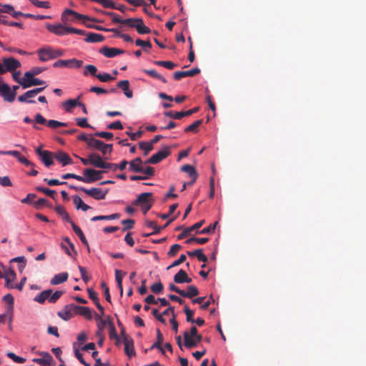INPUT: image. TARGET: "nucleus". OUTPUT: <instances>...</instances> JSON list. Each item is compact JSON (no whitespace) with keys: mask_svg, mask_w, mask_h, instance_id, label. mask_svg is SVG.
Returning <instances> with one entry per match:
<instances>
[{"mask_svg":"<svg viewBox=\"0 0 366 366\" xmlns=\"http://www.w3.org/2000/svg\"><path fill=\"white\" fill-rule=\"evenodd\" d=\"M20 85L22 86L23 89H26L34 86H43L42 87L31 89L29 92H41L47 86L45 81L36 78V76L30 74L29 72L24 73L23 76V81L20 82Z\"/></svg>","mask_w":366,"mask_h":366,"instance_id":"nucleus-1","label":"nucleus"},{"mask_svg":"<svg viewBox=\"0 0 366 366\" xmlns=\"http://www.w3.org/2000/svg\"><path fill=\"white\" fill-rule=\"evenodd\" d=\"M67 15H72L75 17V19H79V20H83V23L84 24L88 27V28H92V29H95L97 30H99V31H106L108 30V29H105V28H103L100 26H96V25H89L85 20H89L90 21H92V22H98L99 21L94 18H91L88 16H86V15H83V14H81L75 11H73L71 9H66L63 14H62V16H61V19L63 21H66L67 19V17L66 16Z\"/></svg>","mask_w":366,"mask_h":366,"instance_id":"nucleus-2","label":"nucleus"},{"mask_svg":"<svg viewBox=\"0 0 366 366\" xmlns=\"http://www.w3.org/2000/svg\"><path fill=\"white\" fill-rule=\"evenodd\" d=\"M64 52L61 50L54 49L51 47L42 48L38 51V56L41 61H47L61 56Z\"/></svg>","mask_w":366,"mask_h":366,"instance_id":"nucleus-3","label":"nucleus"},{"mask_svg":"<svg viewBox=\"0 0 366 366\" xmlns=\"http://www.w3.org/2000/svg\"><path fill=\"white\" fill-rule=\"evenodd\" d=\"M105 171L96 170L92 168L85 169L83 172L84 177L81 176V182L84 183H92L100 180L102 178V174Z\"/></svg>","mask_w":366,"mask_h":366,"instance_id":"nucleus-4","label":"nucleus"},{"mask_svg":"<svg viewBox=\"0 0 366 366\" xmlns=\"http://www.w3.org/2000/svg\"><path fill=\"white\" fill-rule=\"evenodd\" d=\"M171 154L169 147H164L162 150L159 151L156 154H153L149 159H148L144 164H156L159 163L163 159H166Z\"/></svg>","mask_w":366,"mask_h":366,"instance_id":"nucleus-5","label":"nucleus"},{"mask_svg":"<svg viewBox=\"0 0 366 366\" xmlns=\"http://www.w3.org/2000/svg\"><path fill=\"white\" fill-rule=\"evenodd\" d=\"M76 305L74 304H69L57 312V315L65 321L71 320L76 315Z\"/></svg>","mask_w":366,"mask_h":366,"instance_id":"nucleus-6","label":"nucleus"},{"mask_svg":"<svg viewBox=\"0 0 366 366\" xmlns=\"http://www.w3.org/2000/svg\"><path fill=\"white\" fill-rule=\"evenodd\" d=\"M83 64V61L76 59H60L54 63V67H67V68H80Z\"/></svg>","mask_w":366,"mask_h":366,"instance_id":"nucleus-7","label":"nucleus"},{"mask_svg":"<svg viewBox=\"0 0 366 366\" xmlns=\"http://www.w3.org/2000/svg\"><path fill=\"white\" fill-rule=\"evenodd\" d=\"M36 153L39 156L41 161L46 167L54 164L53 153L48 150H42L40 147L36 149Z\"/></svg>","mask_w":366,"mask_h":366,"instance_id":"nucleus-8","label":"nucleus"},{"mask_svg":"<svg viewBox=\"0 0 366 366\" xmlns=\"http://www.w3.org/2000/svg\"><path fill=\"white\" fill-rule=\"evenodd\" d=\"M184 336V345L189 349L196 347L197 345L202 342V336L199 334L189 337L188 332L185 331L183 334Z\"/></svg>","mask_w":366,"mask_h":366,"instance_id":"nucleus-9","label":"nucleus"},{"mask_svg":"<svg viewBox=\"0 0 366 366\" xmlns=\"http://www.w3.org/2000/svg\"><path fill=\"white\" fill-rule=\"evenodd\" d=\"M152 193L144 192L140 194L137 198L133 202L132 204L134 206L144 207L145 205H152L153 199L151 198Z\"/></svg>","mask_w":366,"mask_h":366,"instance_id":"nucleus-10","label":"nucleus"},{"mask_svg":"<svg viewBox=\"0 0 366 366\" xmlns=\"http://www.w3.org/2000/svg\"><path fill=\"white\" fill-rule=\"evenodd\" d=\"M81 192H84L87 195L93 197L94 199L97 200H101L104 199L105 197L108 192V190H106L105 192H103V190L101 188H96L93 187L91 189H86V188H81Z\"/></svg>","mask_w":366,"mask_h":366,"instance_id":"nucleus-11","label":"nucleus"},{"mask_svg":"<svg viewBox=\"0 0 366 366\" xmlns=\"http://www.w3.org/2000/svg\"><path fill=\"white\" fill-rule=\"evenodd\" d=\"M99 52L107 58H113L117 55L124 54L125 51L121 49L103 46L99 50Z\"/></svg>","mask_w":366,"mask_h":366,"instance_id":"nucleus-12","label":"nucleus"},{"mask_svg":"<svg viewBox=\"0 0 366 366\" xmlns=\"http://www.w3.org/2000/svg\"><path fill=\"white\" fill-rule=\"evenodd\" d=\"M46 29L50 31L56 35L62 36L69 34V27L64 26L61 24L53 25L48 24Z\"/></svg>","mask_w":366,"mask_h":366,"instance_id":"nucleus-13","label":"nucleus"},{"mask_svg":"<svg viewBox=\"0 0 366 366\" xmlns=\"http://www.w3.org/2000/svg\"><path fill=\"white\" fill-rule=\"evenodd\" d=\"M2 61L4 64L6 71H13L21 66L20 61L13 57L4 58Z\"/></svg>","mask_w":366,"mask_h":366,"instance_id":"nucleus-14","label":"nucleus"},{"mask_svg":"<svg viewBox=\"0 0 366 366\" xmlns=\"http://www.w3.org/2000/svg\"><path fill=\"white\" fill-rule=\"evenodd\" d=\"M200 69L197 67L193 68L188 71H178L174 73V79L177 81L181 80L182 78L187 76H194L199 74Z\"/></svg>","mask_w":366,"mask_h":366,"instance_id":"nucleus-15","label":"nucleus"},{"mask_svg":"<svg viewBox=\"0 0 366 366\" xmlns=\"http://www.w3.org/2000/svg\"><path fill=\"white\" fill-rule=\"evenodd\" d=\"M54 158H55L56 161L61 163L63 167L72 164L71 157L66 153L62 151L56 152L54 154Z\"/></svg>","mask_w":366,"mask_h":366,"instance_id":"nucleus-16","label":"nucleus"},{"mask_svg":"<svg viewBox=\"0 0 366 366\" xmlns=\"http://www.w3.org/2000/svg\"><path fill=\"white\" fill-rule=\"evenodd\" d=\"M124 344V352L125 353L131 357L132 356L135 355L134 347V340L131 337H125L123 340Z\"/></svg>","mask_w":366,"mask_h":366,"instance_id":"nucleus-17","label":"nucleus"},{"mask_svg":"<svg viewBox=\"0 0 366 366\" xmlns=\"http://www.w3.org/2000/svg\"><path fill=\"white\" fill-rule=\"evenodd\" d=\"M204 222V220H201V221L195 223L192 227L185 228L184 229V231L182 232V233H181L178 235V237H177L178 239H182L184 237H186L187 236H189L192 231L199 229L203 225Z\"/></svg>","mask_w":366,"mask_h":366,"instance_id":"nucleus-18","label":"nucleus"},{"mask_svg":"<svg viewBox=\"0 0 366 366\" xmlns=\"http://www.w3.org/2000/svg\"><path fill=\"white\" fill-rule=\"evenodd\" d=\"M142 167V160L140 157H137L129 162V170L132 172L139 173L141 171Z\"/></svg>","mask_w":366,"mask_h":366,"instance_id":"nucleus-19","label":"nucleus"},{"mask_svg":"<svg viewBox=\"0 0 366 366\" xmlns=\"http://www.w3.org/2000/svg\"><path fill=\"white\" fill-rule=\"evenodd\" d=\"M69 274L67 272H61L55 274L51 280L50 283L52 285H57L66 282L68 279Z\"/></svg>","mask_w":366,"mask_h":366,"instance_id":"nucleus-20","label":"nucleus"},{"mask_svg":"<svg viewBox=\"0 0 366 366\" xmlns=\"http://www.w3.org/2000/svg\"><path fill=\"white\" fill-rule=\"evenodd\" d=\"M76 314L83 316L86 320H92V313L89 307L76 305Z\"/></svg>","mask_w":366,"mask_h":366,"instance_id":"nucleus-21","label":"nucleus"},{"mask_svg":"<svg viewBox=\"0 0 366 366\" xmlns=\"http://www.w3.org/2000/svg\"><path fill=\"white\" fill-rule=\"evenodd\" d=\"M79 97H80L76 99H69L64 102L63 103L64 109L68 112H71L75 107L81 105V102L79 101Z\"/></svg>","mask_w":366,"mask_h":366,"instance_id":"nucleus-22","label":"nucleus"},{"mask_svg":"<svg viewBox=\"0 0 366 366\" xmlns=\"http://www.w3.org/2000/svg\"><path fill=\"white\" fill-rule=\"evenodd\" d=\"M52 292H53V290L51 289L44 290L40 294L36 295L34 297V300L40 304H44L46 300H49V298L50 295L52 294Z\"/></svg>","mask_w":366,"mask_h":366,"instance_id":"nucleus-23","label":"nucleus"},{"mask_svg":"<svg viewBox=\"0 0 366 366\" xmlns=\"http://www.w3.org/2000/svg\"><path fill=\"white\" fill-rule=\"evenodd\" d=\"M145 302L147 304H154V305L157 304L159 302L161 306H163V307L167 306L169 305V302L165 298H158L156 300L155 297L152 295H148L145 298Z\"/></svg>","mask_w":366,"mask_h":366,"instance_id":"nucleus-24","label":"nucleus"},{"mask_svg":"<svg viewBox=\"0 0 366 366\" xmlns=\"http://www.w3.org/2000/svg\"><path fill=\"white\" fill-rule=\"evenodd\" d=\"M72 229L76 235L79 237L83 244L87 247V249L90 252L89 246L87 239H86L83 232L75 223H72Z\"/></svg>","mask_w":366,"mask_h":366,"instance_id":"nucleus-25","label":"nucleus"},{"mask_svg":"<svg viewBox=\"0 0 366 366\" xmlns=\"http://www.w3.org/2000/svg\"><path fill=\"white\" fill-rule=\"evenodd\" d=\"M105 39V37L101 34L89 33L85 38L86 42L96 43L102 42Z\"/></svg>","mask_w":366,"mask_h":366,"instance_id":"nucleus-26","label":"nucleus"},{"mask_svg":"<svg viewBox=\"0 0 366 366\" xmlns=\"http://www.w3.org/2000/svg\"><path fill=\"white\" fill-rule=\"evenodd\" d=\"M90 164L97 167L101 168L102 163L104 162L103 159L101 156L97 153L90 154Z\"/></svg>","mask_w":366,"mask_h":366,"instance_id":"nucleus-27","label":"nucleus"},{"mask_svg":"<svg viewBox=\"0 0 366 366\" xmlns=\"http://www.w3.org/2000/svg\"><path fill=\"white\" fill-rule=\"evenodd\" d=\"M199 295V290L194 285H189L187 287V291L182 290V297L192 298Z\"/></svg>","mask_w":366,"mask_h":366,"instance_id":"nucleus-28","label":"nucleus"},{"mask_svg":"<svg viewBox=\"0 0 366 366\" xmlns=\"http://www.w3.org/2000/svg\"><path fill=\"white\" fill-rule=\"evenodd\" d=\"M43 358H36L34 359L33 361L39 365H51V362L53 361V357H51V355L48 352L43 353Z\"/></svg>","mask_w":366,"mask_h":366,"instance_id":"nucleus-29","label":"nucleus"},{"mask_svg":"<svg viewBox=\"0 0 366 366\" xmlns=\"http://www.w3.org/2000/svg\"><path fill=\"white\" fill-rule=\"evenodd\" d=\"M181 170L184 172L187 173L189 177H192L193 182H195L197 180L198 174L197 173L194 167L189 164H185L182 167Z\"/></svg>","mask_w":366,"mask_h":366,"instance_id":"nucleus-30","label":"nucleus"},{"mask_svg":"<svg viewBox=\"0 0 366 366\" xmlns=\"http://www.w3.org/2000/svg\"><path fill=\"white\" fill-rule=\"evenodd\" d=\"M74 204L76 209H81L84 212L91 208L89 205L86 204L79 196H75L74 197Z\"/></svg>","mask_w":366,"mask_h":366,"instance_id":"nucleus-31","label":"nucleus"},{"mask_svg":"<svg viewBox=\"0 0 366 366\" xmlns=\"http://www.w3.org/2000/svg\"><path fill=\"white\" fill-rule=\"evenodd\" d=\"M135 29H137V31L139 34H149L151 32V29L144 25V21L142 19H139L138 20Z\"/></svg>","mask_w":366,"mask_h":366,"instance_id":"nucleus-32","label":"nucleus"},{"mask_svg":"<svg viewBox=\"0 0 366 366\" xmlns=\"http://www.w3.org/2000/svg\"><path fill=\"white\" fill-rule=\"evenodd\" d=\"M120 217V214L119 213H114L110 215H99V216H95L93 217L91 220L92 222H97L99 220H112V219H119Z\"/></svg>","mask_w":366,"mask_h":366,"instance_id":"nucleus-33","label":"nucleus"},{"mask_svg":"<svg viewBox=\"0 0 366 366\" xmlns=\"http://www.w3.org/2000/svg\"><path fill=\"white\" fill-rule=\"evenodd\" d=\"M16 278V273L14 270H10L9 272L5 277L6 287L9 289H14V285L11 283L12 281Z\"/></svg>","mask_w":366,"mask_h":366,"instance_id":"nucleus-34","label":"nucleus"},{"mask_svg":"<svg viewBox=\"0 0 366 366\" xmlns=\"http://www.w3.org/2000/svg\"><path fill=\"white\" fill-rule=\"evenodd\" d=\"M126 274V272H123L121 270L116 269L115 270V278L117 282L118 287L120 290V294L122 295L123 294V287H122V278L123 276Z\"/></svg>","mask_w":366,"mask_h":366,"instance_id":"nucleus-35","label":"nucleus"},{"mask_svg":"<svg viewBox=\"0 0 366 366\" xmlns=\"http://www.w3.org/2000/svg\"><path fill=\"white\" fill-rule=\"evenodd\" d=\"M187 272L183 270L180 269L174 276V281L177 284H182L184 283V279L186 277Z\"/></svg>","mask_w":366,"mask_h":366,"instance_id":"nucleus-36","label":"nucleus"},{"mask_svg":"<svg viewBox=\"0 0 366 366\" xmlns=\"http://www.w3.org/2000/svg\"><path fill=\"white\" fill-rule=\"evenodd\" d=\"M139 148L144 150V154L145 156L148 155V154L153 149V146L149 142H141L139 144Z\"/></svg>","mask_w":366,"mask_h":366,"instance_id":"nucleus-37","label":"nucleus"},{"mask_svg":"<svg viewBox=\"0 0 366 366\" xmlns=\"http://www.w3.org/2000/svg\"><path fill=\"white\" fill-rule=\"evenodd\" d=\"M102 144H103L102 141H101L99 139H94L93 137H90L87 145L91 148L99 150L100 147Z\"/></svg>","mask_w":366,"mask_h":366,"instance_id":"nucleus-38","label":"nucleus"},{"mask_svg":"<svg viewBox=\"0 0 366 366\" xmlns=\"http://www.w3.org/2000/svg\"><path fill=\"white\" fill-rule=\"evenodd\" d=\"M85 70L84 71V76H87L88 74H90L93 76H97V67L94 66V65H92V64H89V65H86L85 66Z\"/></svg>","mask_w":366,"mask_h":366,"instance_id":"nucleus-39","label":"nucleus"},{"mask_svg":"<svg viewBox=\"0 0 366 366\" xmlns=\"http://www.w3.org/2000/svg\"><path fill=\"white\" fill-rule=\"evenodd\" d=\"M202 122H203L202 119H199V120L195 121L194 123H192V124H190L189 126L186 127L184 129V132H197V128L202 124Z\"/></svg>","mask_w":366,"mask_h":366,"instance_id":"nucleus-40","label":"nucleus"},{"mask_svg":"<svg viewBox=\"0 0 366 366\" xmlns=\"http://www.w3.org/2000/svg\"><path fill=\"white\" fill-rule=\"evenodd\" d=\"M184 312L186 315V320L188 322L194 323V319L193 318L194 316V311L190 310L187 305L184 306Z\"/></svg>","mask_w":366,"mask_h":366,"instance_id":"nucleus-41","label":"nucleus"},{"mask_svg":"<svg viewBox=\"0 0 366 366\" xmlns=\"http://www.w3.org/2000/svg\"><path fill=\"white\" fill-rule=\"evenodd\" d=\"M144 71L146 74H149L150 76L153 77V78L158 79L161 80L164 83L167 82L164 76H162L161 74H158L157 72V71L154 70V69H149V70L145 69V70H144Z\"/></svg>","mask_w":366,"mask_h":366,"instance_id":"nucleus-42","label":"nucleus"},{"mask_svg":"<svg viewBox=\"0 0 366 366\" xmlns=\"http://www.w3.org/2000/svg\"><path fill=\"white\" fill-rule=\"evenodd\" d=\"M37 191L41 192L44 193L45 194L48 195L49 197H51L52 199H55L56 197V191L49 189L46 187H37L36 188Z\"/></svg>","mask_w":366,"mask_h":366,"instance_id":"nucleus-43","label":"nucleus"},{"mask_svg":"<svg viewBox=\"0 0 366 366\" xmlns=\"http://www.w3.org/2000/svg\"><path fill=\"white\" fill-rule=\"evenodd\" d=\"M46 125L51 129H56L59 127H67L68 124L65 122H61L56 120L51 119L47 122Z\"/></svg>","mask_w":366,"mask_h":366,"instance_id":"nucleus-44","label":"nucleus"},{"mask_svg":"<svg viewBox=\"0 0 366 366\" xmlns=\"http://www.w3.org/2000/svg\"><path fill=\"white\" fill-rule=\"evenodd\" d=\"M140 18H128L125 19L122 21V24L127 25L132 28H135L137 26V24L138 22V20Z\"/></svg>","mask_w":366,"mask_h":366,"instance_id":"nucleus-45","label":"nucleus"},{"mask_svg":"<svg viewBox=\"0 0 366 366\" xmlns=\"http://www.w3.org/2000/svg\"><path fill=\"white\" fill-rule=\"evenodd\" d=\"M34 6L38 8H50V4L49 1H41L39 0H29Z\"/></svg>","mask_w":366,"mask_h":366,"instance_id":"nucleus-46","label":"nucleus"},{"mask_svg":"<svg viewBox=\"0 0 366 366\" xmlns=\"http://www.w3.org/2000/svg\"><path fill=\"white\" fill-rule=\"evenodd\" d=\"M218 222H215L214 224H211L209 227H207L202 229L201 231L197 232L199 234H211L213 233L216 229Z\"/></svg>","mask_w":366,"mask_h":366,"instance_id":"nucleus-47","label":"nucleus"},{"mask_svg":"<svg viewBox=\"0 0 366 366\" xmlns=\"http://www.w3.org/2000/svg\"><path fill=\"white\" fill-rule=\"evenodd\" d=\"M164 114L167 117L175 119H181L184 117L183 112H177L174 113L172 111L165 112Z\"/></svg>","mask_w":366,"mask_h":366,"instance_id":"nucleus-48","label":"nucleus"},{"mask_svg":"<svg viewBox=\"0 0 366 366\" xmlns=\"http://www.w3.org/2000/svg\"><path fill=\"white\" fill-rule=\"evenodd\" d=\"M109 328H110V330H109L110 339H115L119 341V335L117 333L115 327L112 320L109 321Z\"/></svg>","mask_w":366,"mask_h":366,"instance_id":"nucleus-49","label":"nucleus"},{"mask_svg":"<svg viewBox=\"0 0 366 366\" xmlns=\"http://www.w3.org/2000/svg\"><path fill=\"white\" fill-rule=\"evenodd\" d=\"M112 147L113 145L112 144H105L103 142V144L101 146L99 151H101L103 155H106L107 154H111Z\"/></svg>","mask_w":366,"mask_h":366,"instance_id":"nucleus-50","label":"nucleus"},{"mask_svg":"<svg viewBox=\"0 0 366 366\" xmlns=\"http://www.w3.org/2000/svg\"><path fill=\"white\" fill-rule=\"evenodd\" d=\"M3 300L9 305L8 310H13L14 308V297L11 294H6L3 297Z\"/></svg>","mask_w":366,"mask_h":366,"instance_id":"nucleus-51","label":"nucleus"},{"mask_svg":"<svg viewBox=\"0 0 366 366\" xmlns=\"http://www.w3.org/2000/svg\"><path fill=\"white\" fill-rule=\"evenodd\" d=\"M182 249V246L178 244H175L171 246L169 251L167 253V255L169 257H174L177 255L178 252Z\"/></svg>","mask_w":366,"mask_h":366,"instance_id":"nucleus-52","label":"nucleus"},{"mask_svg":"<svg viewBox=\"0 0 366 366\" xmlns=\"http://www.w3.org/2000/svg\"><path fill=\"white\" fill-rule=\"evenodd\" d=\"M64 294L63 291H56L55 292H52V294L50 295L49 298V302L50 303H55Z\"/></svg>","mask_w":366,"mask_h":366,"instance_id":"nucleus-53","label":"nucleus"},{"mask_svg":"<svg viewBox=\"0 0 366 366\" xmlns=\"http://www.w3.org/2000/svg\"><path fill=\"white\" fill-rule=\"evenodd\" d=\"M146 224L148 227L152 228L154 229V232H152V234H158L162 230V228L157 225L156 222L147 221Z\"/></svg>","mask_w":366,"mask_h":366,"instance_id":"nucleus-54","label":"nucleus"},{"mask_svg":"<svg viewBox=\"0 0 366 366\" xmlns=\"http://www.w3.org/2000/svg\"><path fill=\"white\" fill-rule=\"evenodd\" d=\"M136 45L139 46H142L144 48V51H148L147 50V48L151 49L152 48V44L149 41H143L140 39H138L136 40Z\"/></svg>","mask_w":366,"mask_h":366,"instance_id":"nucleus-55","label":"nucleus"},{"mask_svg":"<svg viewBox=\"0 0 366 366\" xmlns=\"http://www.w3.org/2000/svg\"><path fill=\"white\" fill-rule=\"evenodd\" d=\"M163 289L164 287L161 282H156L151 286V290L155 294H160Z\"/></svg>","mask_w":366,"mask_h":366,"instance_id":"nucleus-56","label":"nucleus"},{"mask_svg":"<svg viewBox=\"0 0 366 366\" xmlns=\"http://www.w3.org/2000/svg\"><path fill=\"white\" fill-rule=\"evenodd\" d=\"M95 137H101L106 139L107 140H111L113 139V134L112 132H97L94 133Z\"/></svg>","mask_w":366,"mask_h":366,"instance_id":"nucleus-57","label":"nucleus"},{"mask_svg":"<svg viewBox=\"0 0 366 366\" xmlns=\"http://www.w3.org/2000/svg\"><path fill=\"white\" fill-rule=\"evenodd\" d=\"M94 2L102 4L104 8L115 9L114 4L111 0H95Z\"/></svg>","mask_w":366,"mask_h":366,"instance_id":"nucleus-58","label":"nucleus"},{"mask_svg":"<svg viewBox=\"0 0 366 366\" xmlns=\"http://www.w3.org/2000/svg\"><path fill=\"white\" fill-rule=\"evenodd\" d=\"M97 78L102 82H107L114 79V77L112 76L109 74L107 73L98 74Z\"/></svg>","mask_w":366,"mask_h":366,"instance_id":"nucleus-59","label":"nucleus"},{"mask_svg":"<svg viewBox=\"0 0 366 366\" xmlns=\"http://www.w3.org/2000/svg\"><path fill=\"white\" fill-rule=\"evenodd\" d=\"M186 259H187V257L185 254H181L178 259L174 261L171 265L167 267V269H170L172 267L179 266V264L183 263L186 260Z\"/></svg>","mask_w":366,"mask_h":366,"instance_id":"nucleus-60","label":"nucleus"},{"mask_svg":"<svg viewBox=\"0 0 366 366\" xmlns=\"http://www.w3.org/2000/svg\"><path fill=\"white\" fill-rule=\"evenodd\" d=\"M16 93H0V95L5 102H12L16 98Z\"/></svg>","mask_w":366,"mask_h":366,"instance_id":"nucleus-61","label":"nucleus"},{"mask_svg":"<svg viewBox=\"0 0 366 366\" xmlns=\"http://www.w3.org/2000/svg\"><path fill=\"white\" fill-rule=\"evenodd\" d=\"M37 94V93H24L22 95H20L18 97V100L21 102H27V100L29 99H32L35 97V96Z\"/></svg>","mask_w":366,"mask_h":366,"instance_id":"nucleus-62","label":"nucleus"},{"mask_svg":"<svg viewBox=\"0 0 366 366\" xmlns=\"http://www.w3.org/2000/svg\"><path fill=\"white\" fill-rule=\"evenodd\" d=\"M142 171H141L139 173L145 174L144 177H147L149 178V177L154 175V169L152 167L148 166L146 168L142 167Z\"/></svg>","mask_w":366,"mask_h":366,"instance_id":"nucleus-63","label":"nucleus"},{"mask_svg":"<svg viewBox=\"0 0 366 366\" xmlns=\"http://www.w3.org/2000/svg\"><path fill=\"white\" fill-rule=\"evenodd\" d=\"M117 88L123 90L124 92H130L129 90V82L128 80H122L118 82Z\"/></svg>","mask_w":366,"mask_h":366,"instance_id":"nucleus-64","label":"nucleus"}]
</instances>
